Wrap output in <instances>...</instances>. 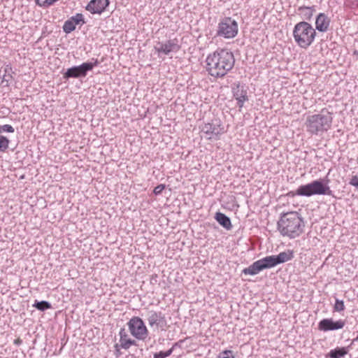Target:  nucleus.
<instances>
[{
    "label": "nucleus",
    "mask_w": 358,
    "mask_h": 358,
    "mask_svg": "<svg viewBox=\"0 0 358 358\" xmlns=\"http://www.w3.org/2000/svg\"><path fill=\"white\" fill-rule=\"evenodd\" d=\"M217 358H234V356L231 350H224L219 354Z\"/></svg>",
    "instance_id": "2f4dec72"
},
{
    "label": "nucleus",
    "mask_w": 358,
    "mask_h": 358,
    "mask_svg": "<svg viewBox=\"0 0 358 358\" xmlns=\"http://www.w3.org/2000/svg\"><path fill=\"white\" fill-rule=\"evenodd\" d=\"M109 3V0H91L86 6L85 9L92 14H101Z\"/></svg>",
    "instance_id": "f8f14e48"
},
{
    "label": "nucleus",
    "mask_w": 358,
    "mask_h": 358,
    "mask_svg": "<svg viewBox=\"0 0 358 358\" xmlns=\"http://www.w3.org/2000/svg\"><path fill=\"white\" fill-rule=\"evenodd\" d=\"M56 2V0H36V3L43 8H48L52 6Z\"/></svg>",
    "instance_id": "bb28decb"
},
{
    "label": "nucleus",
    "mask_w": 358,
    "mask_h": 358,
    "mask_svg": "<svg viewBox=\"0 0 358 358\" xmlns=\"http://www.w3.org/2000/svg\"><path fill=\"white\" fill-rule=\"evenodd\" d=\"M345 309V305L343 300L336 299L335 304L334 306V311L341 312Z\"/></svg>",
    "instance_id": "c85d7f7f"
},
{
    "label": "nucleus",
    "mask_w": 358,
    "mask_h": 358,
    "mask_svg": "<svg viewBox=\"0 0 358 358\" xmlns=\"http://www.w3.org/2000/svg\"><path fill=\"white\" fill-rule=\"evenodd\" d=\"M14 131V128L10 124H4L0 126V134H1L3 132L13 133Z\"/></svg>",
    "instance_id": "7c9ffc66"
},
{
    "label": "nucleus",
    "mask_w": 358,
    "mask_h": 358,
    "mask_svg": "<svg viewBox=\"0 0 358 358\" xmlns=\"http://www.w3.org/2000/svg\"><path fill=\"white\" fill-rule=\"evenodd\" d=\"M315 29L320 32L328 30L330 24V19L324 13H320L315 21Z\"/></svg>",
    "instance_id": "4468645a"
},
{
    "label": "nucleus",
    "mask_w": 358,
    "mask_h": 358,
    "mask_svg": "<svg viewBox=\"0 0 358 358\" xmlns=\"http://www.w3.org/2000/svg\"><path fill=\"white\" fill-rule=\"evenodd\" d=\"M155 358V357H154Z\"/></svg>",
    "instance_id": "4c0bfd02"
},
{
    "label": "nucleus",
    "mask_w": 358,
    "mask_h": 358,
    "mask_svg": "<svg viewBox=\"0 0 358 358\" xmlns=\"http://www.w3.org/2000/svg\"><path fill=\"white\" fill-rule=\"evenodd\" d=\"M215 219L221 226H222L226 229L229 230L232 228V224L229 217L224 213L220 212L216 213Z\"/></svg>",
    "instance_id": "f3484780"
},
{
    "label": "nucleus",
    "mask_w": 358,
    "mask_h": 358,
    "mask_svg": "<svg viewBox=\"0 0 358 358\" xmlns=\"http://www.w3.org/2000/svg\"><path fill=\"white\" fill-rule=\"evenodd\" d=\"M92 60H94V62H87L88 64L91 65L92 66V69L94 67V66H97L99 64V61L97 59H92Z\"/></svg>",
    "instance_id": "f704fd0d"
},
{
    "label": "nucleus",
    "mask_w": 358,
    "mask_h": 358,
    "mask_svg": "<svg viewBox=\"0 0 358 358\" xmlns=\"http://www.w3.org/2000/svg\"><path fill=\"white\" fill-rule=\"evenodd\" d=\"M345 322L343 320L334 321L331 318L323 319L318 324V329L323 331H335L343 329Z\"/></svg>",
    "instance_id": "9b49d317"
},
{
    "label": "nucleus",
    "mask_w": 358,
    "mask_h": 358,
    "mask_svg": "<svg viewBox=\"0 0 358 358\" xmlns=\"http://www.w3.org/2000/svg\"><path fill=\"white\" fill-rule=\"evenodd\" d=\"M238 27L236 21L231 17H224L218 24L217 35L225 38H232L238 34Z\"/></svg>",
    "instance_id": "39448f33"
},
{
    "label": "nucleus",
    "mask_w": 358,
    "mask_h": 358,
    "mask_svg": "<svg viewBox=\"0 0 358 358\" xmlns=\"http://www.w3.org/2000/svg\"><path fill=\"white\" fill-rule=\"evenodd\" d=\"M351 185L358 188V177L357 176H352L349 182Z\"/></svg>",
    "instance_id": "72a5a7b5"
},
{
    "label": "nucleus",
    "mask_w": 358,
    "mask_h": 358,
    "mask_svg": "<svg viewBox=\"0 0 358 358\" xmlns=\"http://www.w3.org/2000/svg\"><path fill=\"white\" fill-rule=\"evenodd\" d=\"M303 222L296 212L284 213L278 222V229L284 236L294 238L303 231Z\"/></svg>",
    "instance_id": "f03ea898"
},
{
    "label": "nucleus",
    "mask_w": 358,
    "mask_h": 358,
    "mask_svg": "<svg viewBox=\"0 0 358 358\" xmlns=\"http://www.w3.org/2000/svg\"><path fill=\"white\" fill-rule=\"evenodd\" d=\"M234 96L237 101V105L241 108L243 106L245 101H248L247 91L239 87L234 91Z\"/></svg>",
    "instance_id": "dca6fc26"
},
{
    "label": "nucleus",
    "mask_w": 358,
    "mask_h": 358,
    "mask_svg": "<svg viewBox=\"0 0 358 358\" xmlns=\"http://www.w3.org/2000/svg\"><path fill=\"white\" fill-rule=\"evenodd\" d=\"M165 189V185L164 184H160V185H158L157 186H156L153 190V192L155 195H159L160 194L162 191Z\"/></svg>",
    "instance_id": "473e14b6"
},
{
    "label": "nucleus",
    "mask_w": 358,
    "mask_h": 358,
    "mask_svg": "<svg viewBox=\"0 0 358 358\" xmlns=\"http://www.w3.org/2000/svg\"><path fill=\"white\" fill-rule=\"evenodd\" d=\"M354 55H355L357 57V58L358 59V50L354 51Z\"/></svg>",
    "instance_id": "e433bc0d"
},
{
    "label": "nucleus",
    "mask_w": 358,
    "mask_h": 358,
    "mask_svg": "<svg viewBox=\"0 0 358 358\" xmlns=\"http://www.w3.org/2000/svg\"><path fill=\"white\" fill-rule=\"evenodd\" d=\"M299 15L306 20H309L313 15V9L310 7H301L299 9Z\"/></svg>",
    "instance_id": "b1692460"
},
{
    "label": "nucleus",
    "mask_w": 358,
    "mask_h": 358,
    "mask_svg": "<svg viewBox=\"0 0 358 358\" xmlns=\"http://www.w3.org/2000/svg\"><path fill=\"white\" fill-rule=\"evenodd\" d=\"M201 131L206 135L208 139L217 138L220 135L225 132L224 126L220 120H217L203 124Z\"/></svg>",
    "instance_id": "6e6552de"
},
{
    "label": "nucleus",
    "mask_w": 358,
    "mask_h": 358,
    "mask_svg": "<svg viewBox=\"0 0 358 358\" xmlns=\"http://www.w3.org/2000/svg\"><path fill=\"white\" fill-rule=\"evenodd\" d=\"M92 70V66L87 63H83L80 66H73L67 69L64 73L63 78L69 79L71 78H77L79 77H85L87 71Z\"/></svg>",
    "instance_id": "9d476101"
},
{
    "label": "nucleus",
    "mask_w": 358,
    "mask_h": 358,
    "mask_svg": "<svg viewBox=\"0 0 358 358\" xmlns=\"http://www.w3.org/2000/svg\"><path fill=\"white\" fill-rule=\"evenodd\" d=\"M275 256L276 257L278 264H280L292 260L294 258V252L293 250H287L280 252L278 255Z\"/></svg>",
    "instance_id": "aec40b11"
},
{
    "label": "nucleus",
    "mask_w": 358,
    "mask_h": 358,
    "mask_svg": "<svg viewBox=\"0 0 358 358\" xmlns=\"http://www.w3.org/2000/svg\"><path fill=\"white\" fill-rule=\"evenodd\" d=\"M70 20L72 21V22L76 26L79 24L80 23L84 24L85 20L83 14L81 13H77L76 15L72 16Z\"/></svg>",
    "instance_id": "cd10ccee"
},
{
    "label": "nucleus",
    "mask_w": 358,
    "mask_h": 358,
    "mask_svg": "<svg viewBox=\"0 0 358 358\" xmlns=\"http://www.w3.org/2000/svg\"><path fill=\"white\" fill-rule=\"evenodd\" d=\"M331 113L326 110H322L320 114L315 115V131H327L331 127Z\"/></svg>",
    "instance_id": "1a4fd4ad"
},
{
    "label": "nucleus",
    "mask_w": 358,
    "mask_h": 358,
    "mask_svg": "<svg viewBox=\"0 0 358 358\" xmlns=\"http://www.w3.org/2000/svg\"><path fill=\"white\" fill-rule=\"evenodd\" d=\"M147 320L151 328L157 329L160 331H166L168 326L165 315L161 311L154 310H149Z\"/></svg>",
    "instance_id": "0eeeda50"
},
{
    "label": "nucleus",
    "mask_w": 358,
    "mask_h": 358,
    "mask_svg": "<svg viewBox=\"0 0 358 358\" xmlns=\"http://www.w3.org/2000/svg\"><path fill=\"white\" fill-rule=\"evenodd\" d=\"M206 69L214 78H222L230 71L235 64L234 54L227 49H217L206 59Z\"/></svg>",
    "instance_id": "f257e3e1"
},
{
    "label": "nucleus",
    "mask_w": 358,
    "mask_h": 358,
    "mask_svg": "<svg viewBox=\"0 0 358 358\" xmlns=\"http://www.w3.org/2000/svg\"><path fill=\"white\" fill-rule=\"evenodd\" d=\"M129 331L132 336L138 341H145L149 331L143 320L137 316L132 317L127 322Z\"/></svg>",
    "instance_id": "20e7f679"
},
{
    "label": "nucleus",
    "mask_w": 358,
    "mask_h": 358,
    "mask_svg": "<svg viewBox=\"0 0 358 358\" xmlns=\"http://www.w3.org/2000/svg\"><path fill=\"white\" fill-rule=\"evenodd\" d=\"M173 350V347H172L171 349H169V350H167L166 352L161 351L158 353H155L154 355V357L155 358H166L172 354Z\"/></svg>",
    "instance_id": "c756f323"
},
{
    "label": "nucleus",
    "mask_w": 358,
    "mask_h": 358,
    "mask_svg": "<svg viewBox=\"0 0 358 358\" xmlns=\"http://www.w3.org/2000/svg\"><path fill=\"white\" fill-rule=\"evenodd\" d=\"M259 260L263 270L274 267L278 264L275 255L267 256Z\"/></svg>",
    "instance_id": "a211bd4d"
},
{
    "label": "nucleus",
    "mask_w": 358,
    "mask_h": 358,
    "mask_svg": "<svg viewBox=\"0 0 358 358\" xmlns=\"http://www.w3.org/2000/svg\"><path fill=\"white\" fill-rule=\"evenodd\" d=\"M348 351L347 348L343 347L339 348L337 347L335 349L331 350L330 352L327 354V357L329 358H342L344 357Z\"/></svg>",
    "instance_id": "412c9836"
},
{
    "label": "nucleus",
    "mask_w": 358,
    "mask_h": 358,
    "mask_svg": "<svg viewBox=\"0 0 358 358\" xmlns=\"http://www.w3.org/2000/svg\"><path fill=\"white\" fill-rule=\"evenodd\" d=\"M120 335V341L119 344L115 345V348L118 350V348H122L124 350H128L131 346L137 345V343L134 339L130 338L125 329L122 328L119 332Z\"/></svg>",
    "instance_id": "ddd939ff"
},
{
    "label": "nucleus",
    "mask_w": 358,
    "mask_h": 358,
    "mask_svg": "<svg viewBox=\"0 0 358 358\" xmlns=\"http://www.w3.org/2000/svg\"><path fill=\"white\" fill-rule=\"evenodd\" d=\"M296 194L310 196L313 194V182L306 185H301L296 189Z\"/></svg>",
    "instance_id": "4be33fe9"
},
{
    "label": "nucleus",
    "mask_w": 358,
    "mask_h": 358,
    "mask_svg": "<svg viewBox=\"0 0 358 358\" xmlns=\"http://www.w3.org/2000/svg\"><path fill=\"white\" fill-rule=\"evenodd\" d=\"M181 46L178 43V38H175L166 41H159L155 45V50L159 57L169 55L171 53H176L180 50Z\"/></svg>",
    "instance_id": "423d86ee"
},
{
    "label": "nucleus",
    "mask_w": 358,
    "mask_h": 358,
    "mask_svg": "<svg viewBox=\"0 0 358 358\" xmlns=\"http://www.w3.org/2000/svg\"><path fill=\"white\" fill-rule=\"evenodd\" d=\"M76 25L72 22V21L69 19L66 20L63 25V30L65 33L69 34L71 31H74L76 29Z\"/></svg>",
    "instance_id": "a878e982"
},
{
    "label": "nucleus",
    "mask_w": 358,
    "mask_h": 358,
    "mask_svg": "<svg viewBox=\"0 0 358 358\" xmlns=\"http://www.w3.org/2000/svg\"><path fill=\"white\" fill-rule=\"evenodd\" d=\"M10 140L7 137L0 134V153L6 152Z\"/></svg>",
    "instance_id": "393cba45"
},
{
    "label": "nucleus",
    "mask_w": 358,
    "mask_h": 358,
    "mask_svg": "<svg viewBox=\"0 0 358 358\" xmlns=\"http://www.w3.org/2000/svg\"><path fill=\"white\" fill-rule=\"evenodd\" d=\"M262 270H263V268H262L260 262H259V260H257V261L255 262L249 266L248 267L245 268L242 271V273L245 275H254L259 273Z\"/></svg>",
    "instance_id": "6ab92c4d"
},
{
    "label": "nucleus",
    "mask_w": 358,
    "mask_h": 358,
    "mask_svg": "<svg viewBox=\"0 0 358 358\" xmlns=\"http://www.w3.org/2000/svg\"><path fill=\"white\" fill-rule=\"evenodd\" d=\"M22 340L20 338H17L14 341V343L17 345H19L22 343Z\"/></svg>",
    "instance_id": "c9c22d12"
},
{
    "label": "nucleus",
    "mask_w": 358,
    "mask_h": 358,
    "mask_svg": "<svg viewBox=\"0 0 358 358\" xmlns=\"http://www.w3.org/2000/svg\"><path fill=\"white\" fill-rule=\"evenodd\" d=\"M315 194L331 195L332 191L324 180H315Z\"/></svg>",
    "instance_id": "2eb2a0df"
},
{
    "label": "nucleus",
    "mask_w": 358,
    "mask_h": 358,
    "mask_svg": "<svg viewBox=\"0 0 358 358\" xmlns=\"http://www.w3.org/2000/svg\"><path fill=\"white\" fill-rule=\"evenodd\" d=\"M33 306L41 311H44L52 308L51 304L48 301H38L37 300L35 301V303L33 305Z\"/></svg>",
    "instance_id": "5701e85b"
},
{
    "label": "nucleus",
    "mask_w": 358,
    "mask_h": 358,
    "mask_svg": "<svg viewBox=\"0 0 358 358\" xmlns=\"http://www.w3.org/2000/svg\"><path fill=\"white\" fill-rule=\"evenodd\" d=\"M294 37L301 48L308 47L313 41V29L311 25L306 22L298 23L294 29Z\"/></svg>",
    "instance_id": "7ed1b4c3"
}]
</instances>
